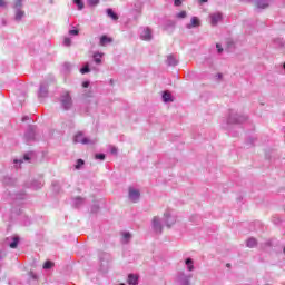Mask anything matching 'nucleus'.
Wrapping results in <instances>:
<instances>
[{"mask_svg": "<svg viewBox=\"0 0 285 285\" xmlns=\"http://www.w3.org/2000/svg\"><path fill=\"white\" fill-rule=\"evenodd\" d=\"M73 141H75V144H82L83 146L97 144L96 139L91 140V139L87 138L86 136H83V132L76 134Z\"/></svg>", "mask_w": 285, "mask_h": 285, "instance_id": "f257e3e1", "label": "nucleus"}, {"mask_svg": "<svg viewBox=\"0 0 285 285\" xmlns=\"http://www.w3.org/2000/svg\"><path fill=\"white\" fill-rule=\"evenodd\" d=\"M60 102L65 110H70V108H72V97H70L69 92H65L60 97Z\"/></svg>", "mask_w": 285, "mask_h": 285, "instance_id": "f03ea898", "label": "nucleus"}, {"mask_svg": "<svg viewBox=\"0 0 285 285\" xmlns=\"http://www.w3.org/2000/svg\"><path fill=\"white\" fill-rule=\"evenodd\" d=\"M243 121H246L245 116H239L235 111H232V114L228 117L227 124H243Z\"/></svg>", "mask_w": 285, "mask_h": 285, "instance_id": "7ed1b4c3", "label": "nucleus"}, {"mask_svg": "<svg viewBox=\"0 0 285 285\" xmlns=\"http://www.w3.org/2000/svg\"><path fill=\"white\" fill-rule=\"evenodd\" d=\"M128 197H129V202L137 204V202L141 197V193L139 191V189L130 187Z\"/></svg>", "mask_w": 285, "mask_h": 285, "instance_id": "20e7f679", "label": "nucleus"}, {"mask_svg": "<svg viewBox=\"0 0 285 285\" xmlns=\"http://www.w3.org/2000/svg\"><path fill=\"white\" fill-rule=\"evenodd\" d=\"M140 39H142V41H150V39H153V31L150 30V28L141 29Z\"/></svg>", "mask_w": 285, "mask_h": 285, "instance_id": "39448f33", "label": "nucleus"}, {"mask_svg": "<svg viewBox=\"0 0 285 285\" xmlns=\"http://www.w3.org/2000/svg\"><path fill=\"white\" fill-rule=\"evenodd\" d=\"M85 204H86V198L81 196H77L71 199V206L73 208H81V206H83Z\"/></svg>", "mask_w": 285, "mask_h": 285, "instance_id": "423d86ee", "label": "nucleus"}, {"mask_svg": "<svg viewBox=\"0 0 285 285\" xmlns=\"http://www.w3.org/2000/svg\"><path fill=\"white\" fill-rule=\"evenodd\" d=\"M209 17H210L212 26H217V23L219 21H222V13L220 12L212 13Z\"/></svg>", "mask_w": 285, "mask_h": 285, "instance_id": "0eeeda50", "label": "nucleus"}, {"mask_svg": "<svg viewBox=\"0 0 285 285\" xmlns=\"http://www.w3.org/2000/svg\"><path fill=\"white\" fill-rule=\"evenodd\" d=\"M257 8H261V10H266L268 6H271V0H256Z\"/></svg>", "mask_w": 285, "mask_h": 285, "instance_id": "6e6552de", "label": "nucleus"}, {"mask_svg": "<svg viewBox=\"0 0 285 285\" xmlns=\"http://www.w3.org/2000/svg\"><path fill=\"white\" fill-rule=\"evenodd\" d=\"M38 97H48V85L47 83H41L40 89L38 92Z\"/></svg>", "mask_w": 285, "mask_h": 285, "instance_id": "1a4fd4ad", "label": "nucleus"}, {"mask_svg": "<svg viewBox=\"0 0 285 285\" xmlns=\"http://www.w3.org/2000/svg\"><path fill=\"white\" fill-rule=\"evenodd\" d=\"M153 226L156 233H161V224H159V218H157V216H155L153 219Z\"/></svg>", "mask_w": 285, "mask_h": 285, "instance_id": "9d476101", "label": "nucleus"}, {"mask_svg": "<svg viewBox=\"0 0 285 285\" xmlns=\"http://www.w3.org/2000/svg\"><path fill=\"white\" fill-rule=\"evenodd\" d=\"M187 28L188 30H190L191 28H199V18L193 17L191 22L187 24Z\"/></svg>", "mask_w": 285, "mask_h": 285, "instance_id": "9b49d317", "label": "nucleus"}, {"mask_svg": "<svg viewBox=\"0 0 285 285\" xmlns=\"http://www.w3.org/2000/svg\"><path fill=\"white\" fill-rule=\"evenodd\" d=\"M177 63H179V60L174 55L167 57V66H177Z\"/></svg>", "mask_w": 285, "mask_h": 285, "instance_id": "f8f14e48", "label": "nucleus"}, {"mask_svg": "<svg viewBox=\"0 0 285 285\" xmlns=\"http://www.w3.org/2000/svg\"><path fill=\"white\" fill-rule=\"evenodd\" d=\"M127 282H128L129 285H137L138 282H139V277H137V275L129 274Z\"/></svg>", "mask_w": 285, "mask_h": 285, "instance_id": "ddd939ff", "label": "nucleus"}, {"mask_svg": "<svg viewBox=\"0 0 285 285\" xmlns=\"http://www.w3.org/2000/svg\"><path fill=\"white\" fill-rule=\"evenodd\" d=\"M23 17H26V12L21 9H17L14 20L21 21V19H23Z\"/></svg>", "mask_w": 285, "mask_h": 285, "instance_id": "4468645a", "label": "nucleus"}, {"mask_svg": "<svg viewBox=\"0 0 285 285\" xmlns=\"http://www.w3.org/2000/svg\"><path fill=\"white\" fill-rule=\"evenodd\" d=\"M108 43H112V38H108L107 36H102L100 38V46H108Z\"/></svg>", "mask_w": 285, "mask_h": 285, "instance_id": "2eb2a0df", "label": "nucleus"}, {"mask_svg": "<svg viewBox=\"0 0 285 285\" xmlns=\"http://www.w3.org/2000/svg\"><path fill=\"white\" fill-rule=\"evenodd\" d=\"M163 101H165V104L173 101V95L168 91H165L163 94Z\"/></svg>", "mask_w": 285, "mask_h": 285, "instance_id": "dca6fc26", "label": "nucleus"}, {"mask_svg": "<svg viewBox=\"0 0 285 285\" xmlns=\"http://www.w3.org/2000/svg\"><path fill=\"white\" fill-rule=\"evenodd\" d=\"M17 246H19V237H12V242L9 244V248H17Z\"/></svg>", "mask_w": 285, "mask_h": 285, "instance_id": "f3484780", "label": "nucleus"}, {"mask_svg": "<svg viewBox=\"0 0 285 285\" xmlns=\"http://www.w3.org/2000/svg\"><path fill=\"white\" fill-rule=\"evenodd\" d=\"M101 57H104V53H101V52H95V53H94L95 63H101Z\"/></svg>", "mask_w": 285, "mask_h": 285, "instance_id": "a211bd4d", "label": "nucleus"}, {"mask_svg": "<svg viewBox=\"0 0 285 285\" xmlns=\"http://www.w3.org/2000/svg\"><path fill=\"white\" fill-rule=\"evenodd\" d=\"M107 14L114 21H117L119 17H117V13L112 12V9H107Z\"/></svg>", "mask_w": 285, "mask_h": 285, "instance_id": "6ab92c4d", "label": "nucleus"}, {"mask_svg": "<svg viewBox=\"0 0 285 285\" xmlns=\"http://www.w3.org/2000/svg\"><path fill=\"white\" fill-rule=\"evenodd\" d=\"M255 246H257V239H255V238H249V239L247 240V247H248V248H255Z\"/></svg>", "mask_w": 285, "mask_h": 285, "instance_id": "aec40b11", "label": "nucleus"}, {"mask_svg": "<svg viewBox=\"0 0 285 285\" xmlns=\"http://www.w3.org/2000/svg\"><path fill=\"white\" fill-rule=\"evenodd\" d=\"M130 237H132V235H130V233H128V232L122 233V239H124L125 244H128V242H130Z\"/></svg>", "mask_w": 285, "mask_h": 285, "instance_id": "412c9836", "label": "nucleus"}, {"mask_svg": "<svg viewBox=\"0 0 285 285\" xmlns=\"http://www.w3.org/2000/svg\"><path fill=\"white\" fill-rule=\"evenodd\" d=\"M52 266H55V263L47 261V262H45L42 268H45V271H48V269L52 268Z\"/></svg>", "mask_w": 285, "mask_h": 285, "instance_id": "4be33fe9", "label": "nucleus"}, {"mask_svg": "<svg viewBox=\"0 0 285 285\" xmlns=\"http://www.w3.org/2000/svg\"><path fill=\"white\" fill-rule=\"evenodd\" d=\"M22 7H23V1L22 0H16L14 1V9L16 10H21Z\"/></svg>", "mask_w": 285, "mask_h": 285, "instance_id": "5701e85b", "label": "nucleus"}, {"mask_svg": "<svg viewBox=\"0 0 285 285\" xmlns=\"http://www.w3.org/2000/svg\"><path fill=\"white\" fill-rule=\"evenodd\" d=\"M73 3L78 7V10H83V0H73Z\"/></svg>", "mask_w": 285, "mask_h": 285, "instance_id": "b1692460", "label": "nucleus"}, {"mask_svg": "<svg viewBox=\"0 0 285 285\" xmlns=\"http://www.w3.org/2000/svg\"><path fill=\"white\" fill-rule=\"evenodd\" d=\"M70 68H72V65H70V62H65L62 65L63 72H68L70 70Z\"/></svg>", "mask_w": 285, "mask_h": 285, "instance_id": "393cba45", "label": "nucleus"}, {"mask_svg": "<svg viewBox=\"0 0 285 285\" xmlns=\"http://www.w3.org/2000/svg\"><path fill=\"white\" fill-rule=\"evenodd\" d=\"M81 75H86L88 72H90V67L88 65H86L83 68L80 69Z\"/></svg>", "mask_w": 285, "mask_h": 285, "instance_id": "a878e982", "label": "nucleus"}, {"mask_svg": "<svg viewBox=\"0 0 285 285\" xmlns=\"http://www.w3.org/2000/svg\"><path fill=\"white\" fill-rule=\"evenodd\" d=\"M83 164H85L83 159H78L76 163V166H75L76 170H79V168H81V166H83Z\"/></svg>", "mask_w": 285, "mask_h": 285, "instance_id": "bb28decb", "label": "nucleus"}, {"mask_svg": "<svg viewBox=\"0 0 285 285\" xmlns=\"http://www.w3.org/2000/svg\"><path fill=\"white\" fill-rule=\"evenodd\" d=\"M72 45V40L70 39V38H65V40H63V46H67V47H69V46H71Z\"/></svg>", "mask_w": 285, "mask_h": 285, "instance_id": "cd10ccee", "label": "nucleus"}, {"mask_svg": "<svg viewBox=\"0 0 285 285\" xmlns=\"http://www.w3.org/2000/svg\"><path fill=\"white\" fill-rule=\"evenodd\" d=\"M177 18L178 19H186V11H180L179 13H177Z\"/></svg>", "mask_w": 285, "mask_h": 285, "instance_id": "c85d7f7f", "label": "nucleus"}, {"mask_svg": "<svg viewBox=\"0 0 285 285\" xmlns=\"http://www.w3.org/2000/svg\"><path fill=\"white\" fill-rule=\"evenodd\" d=\"M69 35H71L72 37H77V35H79V30L71 29V30H69Z\"/></svg>", "mask_w": 285, "mask_h": 285, "instance_id": "c756f323", "label": "nucleus"}, {"mask_svg": "<svg viewBox=\"0 0 285 285\" xmlns=\"http://www.w3.org/2000/svg\"><path fill=\"white\" fill-rule=\"evenodd\" d=\"M42 186H43V183L40 181L38 185H37V184H33V185H32V188H35V189L37 190L38 188H42Z\"/></svg>", "mask_w": 285, "mask_h": 285, "instance_id": "7c9ffc66", "label": "nucleus"}, {"mask_svg": "<svg viewBox=\"0 0 285 285\" xmlns=\"http://www.w3.org/2000/svg\"><path fill=\"white\" fill-rule=\"evenodd\" d=\"M90 6H97L99 0H87Z\"/></svg>", "mask_w": 285, "mask_h": 285, "instance_id": "2f4dec72", "label": "nucleus"}, {"mask_svg": "<svg viewBox=\"0 0 285 285\" xmlns=\"http://www.w3.org/2000/svg\"><path fill=\"white\" fill-rule=\"evenodd\" d=\"M96 159H101V160H104V159H106V155H104V154H97V155H96Z\"/></svg>", "mask_w": 285, "mask_h": 285, "instance_id": "473e14b6", "label": "nucleus"}, {"mask_svg": "<svg viewBox=\"0 0 285 285\" xmlns=\"http://www.w3.org/2000/svg\"><path fill=\"white\" fill-rule=\"evenodd\" d=\"M174 6H176L177 8H179V6H181V0H175V1H174Z\"/></svg>", "mask_w": 285, "mask_h": 285, "instance_id": "72a5a7b5", "label": "nucleus"}, {"mask_svg": "<svg viewBox=\"0 0 285 285\" xmlns=\"http://www.w3.org/2000/svg\"><path fill=\"white\" fill-rule=\"evenodd\" d=\"M216 48H217L219 53L224 50V49H222V45H219V43L216 45Z\"/></svg>", "mask_w": 285, "mask_h": 285, "instance_id": "f704fd0d", "label": "nucleus"}, {"mask_svg": "<svg viewBox=\"0 0 285 285\" xmlns=\"http://www.w3.org/2000/svg\"><path fill=\"white\" fill-rule=\"evenodd\" d=\"M110 153L111 155H117V149L115 147H111Z\"/></svg>", "mask_w": 285, "mask_h": 285, "instance_id": "c9c22d12", "label": "nucleus"}, {"mask_svg": "<svg viewBox=\"0 0 285 285\" xmlns=\"http://www.w3.org/2000/svg\"><path fill=\"white\" fill-rule=\"evenodd\" d=\"M88 86H90V82H89V81L82 82V87H83V88H88Z\"/></svg>", "mask_w": 285, "mask_h": 285, "instance_id": "e433bc0d", "label": "nucleus"}, {"mask_svg": "<svg viewBox=\"0 0 285 285\" xmlns=\"http://www.w3.org/2000/svg\"><path fill=\"white\" fill-rule=\"evenodd\" d=\"M23 159H24V161H30V155H24V157H23Z\"/></svg>", "mask_w": 285, "mask_h": 285, "instance_id": "4c0bfd02", "label": "nucleus"}, {"mask_svg": "<svg viewBox=\"0 0 285 285\" xmlns=\"http://www.w3.org/2000/svg\"><path fill=\"white\" fill-rule=\"evenodd\" d=\"M186 264H187V266H190V264H193V259L187 258V259H186Z\"/></svg>", "mask_w": 285, "mask_h": 285, "instance_id": "58836bf2", "label": "nucleus"}, {"mask_svg": "<svg viewBox=\"0 0 285 285\" xmlns=\"http://www.w3.org/2000/svg\"><path fill=\"white\" fill-rule=\"evenodd\" d=\"M6 6V0H0V8H3Z\"/></svg>", "mask_w": 285, "mask_h": 285, "instance_id": "ea45409f", "label": "nucleus"}, {"mask_svg": "<svg viewBox=\"0 0 285 285\" xmlns=\"http://www.w3.org/2000/svg\"><path fill=\"white\" fill-rule=\"evenodd\" d=\"M193 268H195L193 264L188 265V271H193Z\"/></svg>", "mask_w": 285, "mask_h": 285, "instance_id": "a19ab883", "label": "nucleus"}, {"mask_svg": "<svg viewBox=\"0 0 285 285\" xmlns=\"http://www.w3.org/2000/svg\"><path fill=\"white\" fill-rule=\"evenodd\" d=\"M23 163V160H14V164H22Z\"/></svg>", "mask_w": 285, "mask_h": 285, "instance_id": "79ce46f5", "label": "nucleus"}, {"mask_svg": "<svg viewBox=\"0 0 285 285\" xmlns=\"http://www.w3.org/2000/svg\"><path fill=\"white\" fill-rule=\"evenodd\" d=\"M22 121H28V116H24V117L22 118Z\"/></svg>", "mask_w": 285, "mask_h": 285, "instance_id": "37998d69", "label": "nucleus"}, {"mask_svg": "<svg viewBox=\"0 0 285 285\" xmlns=\"http://www.w3.org/2000/svg\"><path fill=\"white\" fill-rule=\"evenodd\" d=\"M208 2V0H200V3H206Z\"/></svg>", "mask_w": 285, "mask_h": 285, "instance_id": "c03bdc74", "label": "nucleus"}, {"mask_svg": "<svg viewBox=\"0 0 285 285\" xmlns=\"http://www.w3.org/2000/svg\"><path fill=\"white\" fill-rule=\"evenodd\" d=\"M165 219H166V222H169V219H170V216H166V218H165Z\"/></svg>", "mask_w": 285, "mask_h": 285, "instance_id": "a18cd8bd", "label": "nucleus"}, {"mask_svg": "<svg viewBox=\"0 0 285 285\" xmlns=\"http://www.w3.org/2000/svg\"><path fill=\"white\" fill-rule=\"evenodd\" d=\"M283 253H284V255H285V246H284V248H283Z\"/></svg>", "mask_w": 285, "mask_h": 285, "instance_id": "49530a36", "label": "nucleus"}]
</instances>
